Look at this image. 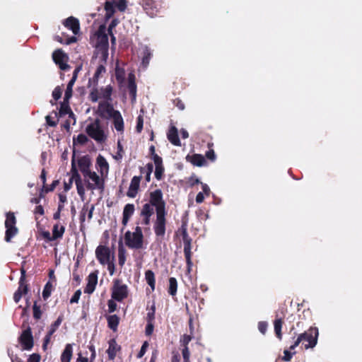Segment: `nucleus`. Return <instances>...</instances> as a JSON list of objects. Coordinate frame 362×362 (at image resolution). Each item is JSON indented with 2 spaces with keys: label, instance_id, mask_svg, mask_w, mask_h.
<instances>
[{
  "label": "nucleus",
  "instance_id": "nucleus-38",
  "mask_svg": "<svg viewBox=\"0 0 362 362\" xmlns=\"http://www.w3.org/2000/svg\"><path fill=\"white\" fill-rule=\"evenodd\" d=\"M124 75L125 72L124 70L122 68L119 67V66H117L115 69V76L117 81L119 83H122L124 81Z\"/></svg>",
  "mask_w": 362,
  "mask_h": 362
},
{
  "label": "nucleus",
  "instance_id": "nucleus-55",
  "mask_svg": "<svg viewBox=\"0 0 362 362\" xmlns=\"http://www.w3.org/2000/svg\"><path fill=\"white\" fill-rule=\"evenodd\" d=\"M182 356L184 358V362L189 361V351L187 346L182 350Z\"/></svg>",
  "mask_w": 362,
  "mask_h": 362
},
{
  "label": "nucleus",
  "instance_id": "nucleus-43",
  "mask_svg": "<svg viewBox=\"0 0 362 362\" xmlns=\"http://www.w3.org/2000/svg\"><path fill=\"white\" fill-rule=\"evenodd\" d=\"M88 141V137L84 135V134H78L76 139L74 140V143H78L79 144H84L86 143H87V141Z\"/></svg>",
  "mask_w": 362,
  "mask_h": 362
},
{
  "label": "nucleus",
  "instance_id": "nucleus-62",
  "mask_svg": "<svg viewBox=\"0 0 362 362\" xmlns=\"http://www.w3.org/2000/svg\"><path fill=\"white\" fill-rule=\"evenodd\" d=\"M141 223L142 225L148 226L149 223H150L151 217L150 216H141Z\"/></svg>",
  "mask_w": 362,
  "mask_h": 362
},
{
  "label": "nucleus",
  "instance_id": "nucleus-31",
  "mask_svg": "<svg viewBox=\"0 0 362 362\" xmlns=\"http://www.w3.org/2000/svg\"><path fill=\"white\" fill-rule=\"evenodd\" d=\"M25 278V272L23 269L21 271V276L20 279L19 287L17 290V291H18L23 294H25L28 292V286L24 283Z\"/></svg>",
  "mask_w": 362,
  "mask_h": 362
},
{
  "label": "nucleus",
  "instance_id": "nucleus-35",
  "mask_svg": "<svg viewBox=\"0 0 362 362\" xmlns=\"http://www.w3.org/2000/svg\"><path fill=\"white\" fill-rule=\"evenodd\" d=\"M177 283L174 277H170L169 279V289L168 292L171 296H175L177 293Z\"/></svg>",
  "mask_w": 362,
  "mask_h": 362
},
{
  "label": "nucleus",
  "instance_id": "nucleus-10",
  "mask_svg": "<svg viewBox=\"0 0 362 362\" xmlns=\"http://www.w3.org/2000/svg\"><path fill=\"white\" fill-rule=\"evenodd\" d=\"M95 168L98 171L97 173L103 176L105 178L107 177L110 165L106 158L100 154L98 155L96 158Z\"/></svg>",
  "mask_w": 362,
  "mask_h": 362
},
{
  "label": "nucleus",
  "instance_id": "nucleus-42",
  "mask_svg": "<svg viewBox=\"0 0 362 362\" xmlns=\"http://www.w3.org/2000/svg\"><path fill=\"white\" fill-rule=\"evenodd\" d=\"M52 286L50 283H47L45 285L43 292H42V296L45 299L47 298L52 292Z\"/></svg>",
  "mask_w": 362,
  "mask_h": 362
},
{
  "label": "nucleus",
  "instance_id": "nucleus-37",
  "mask_svg": "<svg viewBox=\"0 0 362 362\" xmlns=\"http://www.w3.org/2000/svg\"><path fill=\"white\" fill-rule=\"evenodd\" d=\"M126 261V251L123 246H119L118 249V262L120 266H123Z\"/></svg>",
  "mask_w": 362,
  "mask_h": 362
},
{
  "label": "nucleus",
  "instance_id": "nucleus-29",
  "mask_svg": "<svg viewBox=\"0 0 362 362\" xmlns=\"http://www.w3.org/2000/svg\"><path fill=\"white\" fill-rule=\"evenodd\" d=\"M64 227L59 224H55L52 230V239L62 238L64 233Z\"/></svg>",
  "mask_w": 362,
  "mask_h": 362
},
{
  "label": "nucleus",
  "instance_id": "nucleus-45",
  "mask_svg": "<svg viewBox=\"0 0 362 362\" xmlns=\"http://www.w3.org/2000/svg\"><path fill=\"white\" fill-rule=\"evenodd\" d=\"M291 350L289 349V350H284V356L282 359L285 361H291L292 356L293 354H295V351L291 352Z\"/></svg>",
  "mask_w": 362,
  "mask_h": 362
},
{
  "label": "nucleus",
  "instance_id": "nucleus-15",
  "mask_svg": "<svg viewBox=\"0 0 362 362\" xmlns=\"http://www.w3.org/2000/svg\"><path fill=\"white\" fill-rule=\"evenodd\" d=\"M142 6L151 17L156 16L160 10V6L153 0H144Z\"/></svg>",
  "mask_w": 362,
  "mask_h": 362
},
{
  "label": "nucleus",
  "instance_id": "nucleus-36",
  "mask_svg": "<svg viewBox=\"0 0 362 362\" xmlns=\"http://www.w3.org/2000/svg\"><path fill=\"white\" fill-rule=\"evenodd\" d=\"M99 94L101 96V98L105 100H109L110 98V95L112 93V88L110 86H107L104 88H101L98 90Z\"/></svg>",
  "mask_w": 362,
  "mask_h": 362
},
{
  "label": "nucleus",
  "instance_id": "nucleus-40",
  "mask_svg": "<svg viewBox=\"0 0 362 362\" xmlns=\"http://www.w3.org/2000/svg\"><path fill=\"white\" fill-rule=\"evenodd\" d=\"M115 2H106L105 6L106 11V18H109L113 15L115 12Z\"/></svg>",
  "mask_w": 362,
  "mask_h": 362
},
{
  "label": "nucleus",
  "instance_id": "nucleus-39",
  "mask_svg": "<svg viewBox=\"0 0 362 362\" xmlns=\"http://www.w3.org/2000/svg\"><path fill=\"white\" fill-rule=\"evenodd\" d=\"M190 250H191L190 243L189 240H187L185 243L184 252H185V257H186L187 262L188 265H190L192 264Z\"/></svg>",
  "mask_w": 362,
  "mask_h": 362
},
{
  "label": "nucleus",
  "instance_id": "nucleus-20",
  "mask_svg": "<svg viewBox=\"0 0 362 362\" xmlns=\"http://www.w3.org/2000/svg\"><path fill=\"white\" fill-rule=\"evenodd\" d=\"M78 165L83 175L92 171L90 169L91 161L87 156H82L78 159Z\"/></svg>",
  "mask_w": 362,
  "mask_h": 362
},
{
  "label": "nucleus",
  "instance_id": "nucleus-51",
  "mask_svg": "<svg viewBox=\"0 0 362 362\" xmlns=\"http://www.w3.org/2000/svg\"><path fill=\"white\" fill-rule=\"evenodd\" d=\"M61 95H62V89L59 87L55 88L52 92L53 98L57 100L61 98Z\"/></svg>",
  "mask_w": 362,
  "mask_h": 362
},
{
  "label": "nucleus",
  "instance_id": "nucleus-33",
  "mask_svg": "<svg viewBox=\"0 0 362 362\" xmlns=\"http://www.w3.org/2000/svg\"><path fill=\"white\" fill-rule=\"evenodd\" d=\"M145 279L147 284L151 286L152 290L155 289V276L152 271L148 270L145 273Z\"/></svg>",
  "mask_w": 362,
  "mask_h": 362
},
{
  "label": "nucleus",
  "instance_id": "nucleus-16",
  "mask_svg": "<svg viewBox=\"0 0 362 362\" xmlns=\"http://www.w3.org/2000/svg\"><path fill=\"white\" fill-rule=\"evenodd\" d=\"M118 110H116L113 108V107L107 103H100L98 106V112L100 115L110 119L115 115V112H117Z\"/></svg>",
  "mask_w": 362,
  "mask_h": 362
},
{
  "label": "nucleus",
  "instance_id": "nucleus-23",
  "mask_svg": "<svg viewBox=\"0 0 362 362\" xmlns=\"http://www.w3.org/2000/svg\"><path fill=\"white\" fill-rule=\"evenodd\" d=\"M72 356L73 345L71 344H67L61 354L60 361L61 362H70Z\"/></svg>",
  "mask_w": 362,
  "mask_h": 362
},
{
  "label": "nucleus",
  "instance_id": "nucleus-57",
  "mask_svg": "<svg viewBox=\"0 0 362 362\" xmlns=\"http://www.w3.org/2000/svg\"><path fill=\"white\" fill-rule=\"evenodd\" d=\"M40 356L37 354H33L30 356L28 358V362H40Z\"/></svg>",
  "mask_w": 362,
  "mask_h": 362
},
{
  "label": "nucleus",
  "instance_id": "nucleus-7",
  "mask_svg": "<svg viewBox=\"0 0 362 362\" xmlns=\"http://www.w3.org/2000/svg\"><path fill=\"white\" fill-rule=\"evenodd\" d=\"M16 218L13 213L8 212L5 221L6 236L5 240L9 242L11 239L18 233V228L16 226Z\"/></svg>",
  "mask_w": 362,
  "mask_h": 362
},
{
  "label": "nucleus",
  "instance_id": "nucleus-18",
  "mask_svg": "<svg viewBox=\"0 0 362 362\" xmlns=\"http://www.w3.org/2000/svg\"><path fill=\"white\" fill-rule=\"evenodd\" d=\"M64 26L72 31L74 35H78L80 32V24L77 18L69 17L64 21Z\"/></svg>",
  "mask_w": 362,
  "mask_h": 362
},
{
  "label": "nucleus",
  "instance_id": "nucleus-52",
  "mask_svg": "<svg viewBox=\"0 0 362 362\" xmlns=\"http://www.w3.org/2000/svg\"><path fill=\"white\" fill-rule=\"evenodd\" d=\"M33 316L36 319H40L41 317V311L40 307H38L36 304L33 305Z\"/></svg>",
  "mask_w": 362,
  "mask_h": 362
},
{
  "label": "nucleus",
  "instance_id": "nucleus-3",
  "mask_svg": "<svg viewBox=\"0 0 362 362\" xmlns=\"http://www.w3.org/2000/svg\"><path fill=\"white\" fill-rule=\"evenodd\" d=\"M124 238L126 245L129 248L134 250H144L146 248L142 230L139 226H136L134 231H127Z\"/></svg>",
  "mask_w": 362,
  "mask_h": 362
},
{
  "label": "nucleus",
  "instance_id": "nucleus-50",
  "mask_svg": "<svg viewBox=\"0 0 362 362\" xmlns=\"http://www.w3.org/2000/svg\"><path fill=\"white\" fill-rule=\"evenodd\" d=\"M143 123H144L143 117H142V116L139 115L137 118V124H136V131L138 132H141V130L143 129Z\"/></svg>",
  "mask_w": 362,
  "mask_h": 362
},
{
  "label": "nucleus",
  "instance_id": "nucleus-26",
  "mask_svg": "<svg viewBox=\"0 0 362 362\" xmlns=\"http://www.w3.org/2000/svg\"><path fill=\"white\" fill-rule=\"evenodd\" d=\"M108 327L114 332L117 329L119 322V318L116 315H109L107 317Z\"/></svg>",
  "mask_w": 362,
  "mask_h": 362
},
{
  "label": "nucleus",
  "instance_id": "nucleus-2",
  "mask_svg": "<svg viewBox=\"0 0 362 362\" xmlns=\"http://www.w3.org/2000/svg\"><path fill=\"white\" fill-rule=\"evenodd\" d=\"M86 132L98 144H103L108 136V130L100 122L95 119L88 124L86 127Z\"/></svg>",
  "mask_w": 362,
  "mask_h": 362
},
{
  "label": "nucleus",
  "instance_id": "nucleus-32",
  "mask_svg": "<svg viewBox=\"0 0 362 362\" xmlns=\"http://www.w3.org/2000/svg\"><path fill=\"white\" fill-rule=\"evenodd\" d=\"M283 322L281 318L276 319L274 322V332L278 337L279 339H282V334H281V328H282Z\"/></svg>",
  "mask_w": 362,
  "mask_h": 362
},
{
  "label": "nucleus",
  "instance_id": "nucleus-48",
  "mask_svg": "<svg viewBox=\"0 0 362 362\" xmlns=\"http://www.w3.org/2000/svg\"><path fill=\"white\" fill-rule=\"evenodd\" d=\"M267 327L268 324L266 322H259L258 323V329L262 334L266 333Z\"/></svg>",
  "mask_w": 362,
  "mask_h": 362
},
{
  "label": "nucleus",
  "instance_id": "nucleus-4",
  "mask_svg": "<svg viewBox=\"0 0 362 362\" xmlns=\"http://www.w3.org/2000/svg\"><path fill=\"white\" fill-rule=\"evenodd\" d=\"M95 257L102 265L107 266L110 274L113 275L115 272V256L110 249L105 245L98 246L95 249Z\"/></svg>",
  "mask_w": 362,
  "mask_h": 362
},
{
  "label": "nucleus",
  "instance_id": "nucleus-28",
  "mask_svg": "<svg viewBox=\"0 0 362 362\" xmlns=\"http://www.w3.org/2000/svg\"><path fill=\"white\" fill-rule=\"evenodd\" d=\"M128 88L129 90L130 93L133 95L134 98L136 95V83H135V76L133 73H130L128 76Z\"/></svg>",
  "mask_w": 362,
  "mask_h": 362
},
{
  "label": "nucleus",
  "instance_id": "nucleus-47",
  "mask_svg": "<svg viewBox=\"0 0 362 362\" xmlns=\"http://www.w3.org/2000/svg\"><path fill=\"white\" fill-rule=\"evenodd\" d=\"M90 98L93 102H97L99 99H100L101 96L99 94L98 90H93L90 94Z\"/></svg>",
  "mask_w": 362,
  "mask_h": 362
},
{
  "label": "nucleus",
  "instance_id": "nucleus-17",
  "mask_svg": "<svg viewBox=\"0 0 362 362\" xmlns=\"http://www.w3.org/2000/svg\"><path fill=\"white\" fill-rule=\"evenodd\" d=\"M141 179V177L140 176H134L132 179L129 189L127 192V195L129 197L134 198L136 196L139 189Z\"/></svg>",
  "mask_w": 362,
  "mask_h": 362
},
{
  "label": "nucleus",
  "instance_id": "nucleus-21",
  "mask_svg": "<svg viewBox=\"0 0 362 362\" xmlns=\"http://www.w3.org/2000/svg\"><path fill=\"white\" fill-rule=\"evenodd\" d=\"M167 136L172 144L177 146H181V143L178 137L177 129L175 126H171L170 127Z\"/></svg>",
  "mask_w": 362,
  "mask_h": 362
},
{
  "label": "nucleus",
  "instance_id": "nucleus-12",
  "mask_svg": "<svg viewBox=\"0 0 362 362\" xmlns=\"http://www.w3.org/2000/svg\"><path fill=\"white\" fill-rule=\"evenodd\" d=\"M127 295V288L124 284H121L119 281L115 282L112 288V297L116 300L120 301Z\"/></svg>",
  "mask_w": 362,
  "mask_h": 362
},
{
  "label": "nucleus",
  "instance_id": "nucleus-27",
  "mask_svg": "<svg viewBox=\"0 0 362 362\" xmlns=\"http://www.w3.org/2000/svg\"><path fill=\"white\" fill-rule=\"evenodd\" d=\"M202 191L203 192H199L197 194V197H196V202L198 204H200V203L203 202V201L204 199V194H206V196H209V194H210V189H209V186L206 184L202 183Z\"/></svg>",
  "mask_w": 362,
  "mask_h": 362
},
{
  "label": "nucleus",
  "instance_id": "nucleus-25",
  "mask_svg": "<svg viewBox=\"0 0 362 362\" xmlns=\"http://www.w3.org/2000/svg\"><path fill=\"white\" fill-rule=\"evenodd\" d=\"M119 349V346L117 344L115 339L110 340L109 342V347L107 351L109 358L112 360L114 359Z\"/></svg>",
  "mask_w": 362,
  "mask_h": 362
},
{
  "label": "nucleus",
  "instance_id": "nucleus-1",
  "mask_svg": "<svg viewBox=\"0 0 362 362\" xmlns=\"http://www.w3.org/2000/svg\"><path fill=\"white\" fill-rule=\"evenodd\" d=\"M71 165V172L73 173L72 179H75L77 193L82 201H83L86 197V189L90 190L92 194H93L95 190H98L100 192H103L106 178L92 170L83 175V181L76 168L74 156L72 158Z\"/></svg>",
  "mask_w": 362,
  "mask_h": 362
},
{
  "label": "nucleus",
  "instance_id": "nucleus-9",
  "mask_svg": "<svg viewBox=\"0 0 362 362\" xmlns=\"http://www.w3.org/2000/svg\"><path fill=\"white\" fill-rule=\"evenodd\" d=\"M165 213L158 212L156 214V220L154 223L155 234L158 237L163 238L165 233Z\"/></svg>",
  "mask_w": 362,
  "mask_h": 362
},
{
  "label": "nucleus",
  "instance_id": "nucleus-64",
  "mask_svg": "<svg viewBox=\"0 0 362 362\" xmlns=\"http://www.w3.org/2000/svg\"><path fill=\"white\" fill-rule=\"evenodd\" d=\"M76 362H88V359L87 357L82 356L81 354H78Z\"/></svg>",
  "mask_w": 362,
  "mask_h": 362
},
{
  "label": "nucleus",
  "instance_id": "nucleus-61",
  "mask_svg": "<svg viewBox=\"0 0 362 362\" xmlns=\"http://www.w3.org/2000/svg\"><path fill=\"white\" fill-rule=\"evenodd\" d=\"M206 156L207 158L211 160L212 161L215 160L216 155L214 150H209L206 153Z\"/></svg>",
  "mask_w": 362,
  "mask_h": 362
},
{
  "label": "nucleus",
  "instance_id": "nucleus-53",
  "mask_svg": "<svg viewBox=\"0 0 362 362\" xmlns=\"http://www.w3.org/2000/svg\"><path fill=\"white\" fill-rule=\"evenodd\" d=\"M163 166H156L155 170V176L158 180H160L161 178L162 174L163 173Z\"/></svg>",
  "mask_w": 362,
  "mask_h": 362
},
{
  "label": "nucleus",
  "instance_id": "nucleus-6",
  "mask_svg": "<svg viewBox=\"0 0 362 362\" xmlns=\"http://www.w3.org/2000/svg\"><path fill=\"white\" fill-rule=\"evenodd\" d=\"M95 47L101 50L104 56L107 55L108 37L106 34V28L102 25L92 38Z\"/></svg>",
  "mask_w": 362,
  "mask_h": 362
},
{
  "label": "nucleus",
  "instance_id": "nucleus-19",
  "mask_svg": "<svg viewBox=\"0 0 362 362\" xmlns=\"http://www.w3.org/2000/svg\"><path fill=\"white\" fill-rule=\"evenodd\" d=\"M98 284V273H90L87 278V285L84 289V292L86 293H92L95 288Z\"/></svg>",
  "mask_w": 362,
  "mask_h": 362
},
{
  "label": "nucleus",
  "instance_id": "nucleus-49",
  "mask_svg": "<svg viewBox=\"0 0 362 362\" xmlns=\"http://www.w3.org/2000/svg\"><path fill=\"white\" fill-rule=\"evenodd\" d=\"M81 295V290H77L70 300L71 303H78Z\"/></svg>",
  "mask_w": 362,
  "mask_h": 362
},
{
  "label": "nucleus",
  "instance_id": "nucleus-34",
  "mask_svg": "<svg viewBox=\"0 0 362 362\" xmlns=\"http://www.w3.org/2000/svg\"><path fill=\"white\" fill-rule=\"evenodd\" d=\"M154 214V208L152 206V204H145L141 209V216H150Z\"/></svg>",
  "mask_w": 362,
  "mask_h": 362
},
{
  "label": "nucleus",
  "instance_id": "nucleus-5",
  "mask_svg": "<svg viewBox=\"0 0 362 362\" xmlns=\"http://www.w3.org/2000/svg\"><path fill=\"white\" fill-rule=\"evenodd\" d=\"M318 335V329L317 327H310L305 332L298 335L295 343L290 346V349L294 350L301 342H307V344H305V348L306 349L314 348L317 343Z\"/></svg>",
  "mask_w": 362,
  "mask_h": 362
},
{
  "label": "nucleus",
  "instance_id": "nucleus-63",
  "mask_svg": "<svg viewBox=\"0 0 362 362\" xmlns=\"http://www.w3.org/2000/svg\"><path fill=\"white\" fill-rule=\"evenodd\" d=\"M153 330V326L151 323H148L146 327V334L147 335H151Z\"/></svg>",
  "mask_w": 362,
  "mask_h": 362
},
{
  "label": "nucleus",
  "instance_id": "nucleus-56",
  "mask_svg": "<svg viewBox=\"0 0 362 362\" xmlns=\"http://www.w3.org/2000/svg\"><path fill=\"white\" fill-rule=\"evenodd\" d=\"M107 305H108V311L110 313H113L117 308V304L112 300H110L108 301Z\"/></svg>",
  "mask_w": 362,
  "mask_h": 362
},
{
  "label": "nucleus",
  "instance_id": "nucleus-58",
  "mask_svg": "<svg viewBox=\"0 0 362 362\" xmlns=\"http://www.w3.org/2000/svg\"><path fill=\"white\" fill-rule=\"evenodd\" d=\"M153 161H154L156 167V166H158V167L163 166L162 165V158L156 154H155L153 156Z\"/></svg>",
  "mask_w": 362,
  "mask_h": 362
},
{
  "label": "nucleus",
  "instance_id": "nucleus-59",
  "mask_svg": "<svg viewBox=\"0 0 362 362\" xmlns=\"http://www.w3.org/2000/svg\"><path fill=\"white\" fill-rule=\"evenodd\" d=\"M52 335V334L47 333V335L45 336V339H44V343L42 345V347L44 349H47V346L51 340Z\"/></svg>",
  "mask_w": 362,
  "mask_h": 362
},
{
  "label": "nucleus",
  "instance_id": "nucleus-24",
  "mask_svg": "<svg viewBox=\"0 0 362 362\" xmlns=\"http://www.w3.org/2000/svg\"><path fill=\"white\" fill-rule=\"evenodd\" d=\"M141 64L144 67H146L149 64L152 53L148 47L144 46L141 47Z\"/></svg>",
  "mask_w": 362,
  "mask_h": 362
},
{
  "label": "nucleus",
  "instance_id": "nucleus-11",
  "mask_svg": "<svg viewBox=\"0 0 362 362\" xmlns=\"http://www.w3.org/2000/svg\"><path fill=\"white\" fill-rule=\"evenodd\" d=\"M23 350H30L33 346V338L30 328L24 330L19 337Z\"/></svg>",
  "mask_w": 362,
  "mask_h": 362
},
{
  "label": "nucleus",
  "instance_id": "nucleus-14",
  "mask_svg": "<svg viewBox=\"0 0 362 362\" xmlns=\"http://www.w3.org/2000/svg\"><path fill=\"white\" fill-rule=\"evenodd\" d=\"M110 119H112L113 127L117 134L122 135L124 132V122L121 113L117 111Z\"/></svg>",
  "mask_w": 362,
  "mask_h": 362
},
{
  "label": "nucleus",
  "instance_id": "nucleus-46",
  "mask_svg": "<svg viewBox=\"0 0 362 362\" xmlns=\"http://www.w3.org/2000/svg\"><path fill=\"white\" fill-rule=\"evenodd\" d=\"M57 40L60 43H64V44H66V45H69V44L76 42V40H77V38L75 36H73V37H71L66 39V40H63L62 37H57Z\"/></svg>",
  "mask_w": 362,
  "mask_h": 362
},
{
  "label": "nucleus",
  "instance_id": "nucleus-54",
  "mask_svg": "<svg viewBox=\"0 0 362 362\" xmlns=\"http://www.w3.org/2000/svg\"><path fill=\"white\" fill-rule=\"evenodd\" d=\"M148 346V342L145 341L143 344V345H142V346H141V348L140 349V351L138 354V357L139 358H141L145 354Z\"/></svg>",
  "mask_w": 362,
  "mask_h": 362
},
{
  "label": "nucleus",
  "instance_id": "nucleus-30",
  "mask_svg": "<svg viewBox=\"0 0 362 362\" xmlns=\"http://www.w3.org/2000/svg\"><path fill=\"white\" fill-rule=\"evenodd\" d=\"M191 163L197 166H203L206 163V160L204 157L200 154H195L192 156L190 158Z\"/></svg>",
  "mask_w": 362,
  "mask_h": 362
},
{
  "label": "nucleus",
  "instance_id": "nucleus-8",
  "mask_svg": "<svg viewBox=\"0 0 362 362\" xmlns=\"http://www.w3.org/2000/svg\"><path fill=\"white\" fill-rule=\"evenodd\" d=\"M150 204L156 207V214L158 212L165 213V202L163 200V194L160 189H156L150 194Z\"/></svg>",
  "mask_w": 362,
  "mask_h": 362
},
{
  "label": "nucleus",
  "instance_id": "nucleus-41",
  "mask_svg": "<svg viewBox=\"0 0 362 362\" xmlns=\"http://www.w3.org/2000/svg\"><path fill=\"white\" fill-rule=\"evenodd\" d=\"M73 82H69L64 95V101H68L72 95Z\"/></svg>",
  "mask_w": 362,
  "mask_h": 362
},
{
  "label": "nucleus",
  "instance_id": "nucleus-44",
  "mask_svg": "<svg viewBox=\"0 0 362 362\" xmlns=\"http://www.w3.org/2000/svg\"><path fill=\"white\" fill-rule=\"evenodd\" d=\"M59 113L60 115H66V114H69L70 116L71 115H73V113L71 112V110L70 108L69 107V106L67 105H66L65 103L62 104V106H61V108H60V110H59Z\"/></svg>",
  "mask_w": 362,
  "mask_h": 362
},
{
  "label": "nucleus",
  "instance_id": "nucleus-60",
  "mask_svg": "<svg viewBox=\"0 0 362 362\" xmlns=\"http://www.w3.org/2000/svg\"><path fill=\"white\" fill-rule=\"evenodd\" d=\"M116 6L118 8V9L121 11H124L126 8V3L125 0H120L117 4Z\"/></svg>",
  "mask_w": 362,
  "mask_h": 362
},
{
  "label": "nucleus",
  "instance_id": "nucleus-13",
  "mask_svg": "<svg viewBox=\"0 0 362 362\" xmlns=\"http://www.w3.org/2000/svg\"><path fill=\"white\" fill-rule=\"evenodd\" d=\"M53 60L59 65V68L62 70H66L69 69L67 64L68 56L64 53L62 50H56L52 54Z\"/></svg>",
  "mask_w": 362,
  "mask_h": 362
},
{
  "label": "nucleus",
  "instance_id": "nucleus-22",
  "mask_svg": "<svg viewBox=\"0 0 362 362\" xmlns=\"http://www.w3.org/2000/svg\"><path fill=\"white\" fill-rule=\"evenodd\" d=\"M134 205L132 204H127L124 206V210H123V218H122V224L124 226H126L129 220V218L132 217V216L134 213Z\"/></svg>",
  "mask_w": 362,
  "mask_h": 362
}]
</instances>
